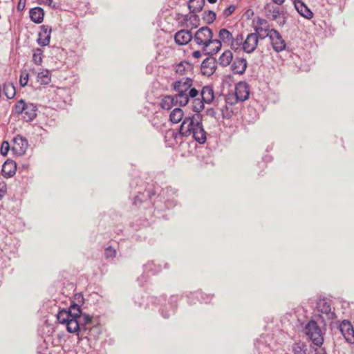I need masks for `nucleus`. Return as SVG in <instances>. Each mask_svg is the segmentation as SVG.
Returning <instances> with one entry per match:
<instances>
[{
	"mask_svg": "<svg viewBox=\"0 0 354 354\" xmlns=\"http://www.w3.org/2000/svg\"><path fill=\"white\" fill-rule=\"evenodd\" d=\"M313 353L312 354H327L326 351L324 348L321 346H314V348L313 349Z\"/></svg>",
	"mask_w": 354,
	"mask_h": 354,
	"instance_id": "nucleus-44",
	"label": "nucleus"
},
{
	"mask_svg": "<svg viewBox=\"0 0 354 354\" xmlns=\"http://www.w3.org/2000/svg\"><path fill=\"white\" fill-rule=\"evenodd\" d=\"M216 59L213 57H209L205 59L201 64V71L204 75H211L216 70Z\"/></svg>",
	"mask_w": 354,
	"mask_h": 354,
	"instance_id": "nucleus-14",
	"label": "nucleus"
},
{
	"mask_svg": "<svg viewBox=\"0 0 354 354\" xmlns=\"http://www.w3.org/2000/svg\"><path fill=\"white\" fill-rule=\"evenodd\" d=\"M249 95V85L245 82H239L235 86V93L232 95V97L235 100V102H243L248 99Z\"/></svg>",
	"mask_w": 354,
	"mask_h": 354,
	"instance_id": "nucleus-6",
	"label": "nucleus"
},
{
	"mask_svg": "<svg viewBox=\"0 0 354 354\" xmlns=\"http://www.w3.org/2000/svg\"><path fill=\"white\" fill-rule=\"evenodd\" d=\"M22 104V99L18 101V104L16 105V109L18 113H22V106L20 105Z\"/></svg>",
	"mask_w": 354,
	"mask_h": 354,
	"instance_id": "nucleus-48",
	"label": "nucleus"
},
{
	"mask_svg": "<svg viewBox=\"0 0 354 354\" xmlns=\"http://www.w3.org/2000/svg\"><path fill=\"white\" fill-rule=\"evenodd\" d=\"M269 38L273 49L276 52H281L286 48V44L281 34L275 29L270 30Z\"/></svg>",
	"mask_w": 354,
	"mask_h": 354,
	"instance_id": "nucleus-7",
	"label": "nucleus"
},
{
	"mask_svg": "<svg viewBox=\"0 0 354 354\" xmlns=\"http://www.w3.org/2000/svg\"><path fill=\"white\" fill-rule=\"evenodd\" d=\"M37 106L24 101V120L31 121L37 116Z\"/></svg>",
	"mask_w": 354,
	"mask_h": 354,
	"instance_id": "nucleus-20",
	"label": "nucleus"
},
{
	"mask_svg": "<svg viewBox=\"0 0 354 354\" xmlns=\"http://www.w3.org/2000/svg\"><path fill=\"white\" fill-rule=\"evenodd\" d=\"M58 322L62 324H66V330L70 333L77 332L79 328L78 323L76 320L71 319V315L68 310L63 309L60 310L57 316Z\"/></svg>",
	"mask_w": 354,
	"mask_h": 354,
	"instance_id": "nucleus-4",
	"label": "nucleus"
},
{
	"mask_svg": "<svg viewBox=\"0 0 354 354\" xmlns=\"http://www.w3.org/2000/svg\"><path fill=\"white\" fill-rule=\"evenodd\" d=\"M207 114L212 117H215L216 112L214 109H209L207 110Z\"/></svg>",
	"mask_w": 354,
	"mask_h": 354,
	"instance_id": "nucleus-49",
	"label": "nucleus"
},
{
	"mask_svg": "<svg viewBox=\"0 0 354 354\" xmlns=\"http://www.w3.org/2000/svg\"><path fill=\"white\" fill-rule=\"evenodd\" d=\"M10 149L11 150L10 144L7 141H3L0 148L1 154L3 156H6Z\"/></svg>",
	"mask_w": 354,
	"mask_h": 354,
	"instance_id": "nucleus-41",
	"label": "nucleus"
},
{
	"mask_svg": "<svg viewBox=\"0 0 354 354\" xmlns=\"http://www.w3.org/2000/svg\"><path fill=\"white\" fill-rule=\"evenodd\" d=\"M22 82H23V80H22V72H21V73L19 75V84L21 86H22Z\"/></svg>",
	"mask_w": 354,
	"mask_h": 354,
	"instance_id": "nucleus-53",
	"label": "nucleus"
},
{
	"mask_svg": "<svg viewBox=\"0 0 354 354\" xmlns=\"http://www.w3.org/2000/svg\"><path fill=\"white\" fill-rule=\"evenodd\" d=\"M243 41L244 38L242 34H237L236 37L232 38V41L230 42V45L232 49L234 50H237L241 49V47H243Z\"/></svg>",
	"mask_w": 354,
	"mask_h": 354,
	"instance_id": "nucleus-29",
	"label": "nucleus"
},
{
	"mask_svg": "<svg viewBox=\"0 0 354 354\" xmlns=\"http://www.w3.org/2000/svg\"><path fill=\"white\" fill-rule=\"evenodd\" d=\"M281 15V11L279 8H275L273 10L268 11L267 16L272 20H276Z\"/></svg>",
	"mask_w": 354,
	"mask_h": 354,
	"instance_id": "nucleus-40",
	"label": "nucleus"
},
{
	"mask_svg": "<svg viewBox=\"0 0 354 354\" xmlns=\"http://www.w3.org/2000/svg\"><path fill=\"white\" fill-rule=\"evenodd\" d=\"M193 15H185V19L186 21L189 20L190 23L193 25L194 28H196L199 24V17L196 13H192Z\"/></svg>",
	"mask_w": 354,
	"mask_h": 354,
	"instance_id": "nucleus-39",
	"label": "nucleus"
},
{
	"mask_svg": "<svg viewBox=\"0 0 354 354\" xmlns=\"http://www.w3.org/2000/svg\"><path fill=\"white\" fill-rule=\"evenodd\" d=\"M74 299L77 303L73 301L68 309V311L71 315V319L77 320L82 314L80 304L84 302V297L81 293H77L75 295Z\"/></svg>",
	"mask_w": 354,
	"mask_h": 354,
	"instance_id": "nucleus-8",
	"label": "nucleus"
},
{
	"mask_svg": "<svg viewBox=\"0 0 354 354\" xmlns=\"http://www.w3.org/2000/svg\"><path fill=\"white\" fill-rule=\"evenodd\" d=\"M205 5V0H189L188 8L191 13H197L201 11Z\"/></svg>",
	"mask_w": 354,
	"mask_h": 354,
	"instance_id": "nucleus-26",
	"label": "nucleus"
},
{
	"mask_svg": "<svg viewBox=\"0 0 354 354\" xmlns=\"http://www.w3.org/2000/svg\"><path fill=\"white\" fill-rule=\"evenodd\" d=\"M193 80L190 77H183L173 84L174 90L176 92L187 93L192 87Z\"/></svg>",
	"mask_w": 354,
	"mask_h": 354,
	"instance_id": "nucleus-13",
	"label": "nucleus"
},
{
	"mask_svg": "<svg viewBox=\"0 0 354 354\" xmlns=\"http://www.w3.org/2000/svg\"><path fill=\"white\" fill-rule=\"evenodd\" d=\"M43 50L37 48L33 50L32 59L36 64H40L42 62Z\"/></svg>",
	"mask_w": 354,
	"mask_h": 354,
	"instance_id": "nucleus-38",
	"label": "nucleus"
},
{
	"mask_svg": "<svg viewBox=\"0 0 354 354\" xmlns=\"http://www.w3.org/2000/svg\"><path fill=\"white\" fill-rule=\"evenodd\" d=\"M30 17L31 20L37 24L42 22L44 16V10L40 7H35L30 10Z\"/></svg>",
	"mask_w": 354,
	"mask_h": 354,
	"instance_id": "nucleus-25",
	"label": "nucleus"
},
{
	"mask_svg": "<svg viewBox=\"0 0 354 354\" xmlns=\"http://www.w3.org/2000/svg\"><path fill=\"white\" fill-rule=\"evenodd\" d=\"M330 301L326 298L319 299L317 302V310L327 315L329 319L335 317V313L331 311Z\"/></svg>",
	"mask_w": 354,
	"mask_h": 354,
	"instance_id": "nucleus-12",
	"label": "nucleus"
},
{
	"mask_svg": "<svg viewBox=\"0 0 354 354\" xmlns=\"http://www.w3.org/2000/svg\"><path fill=\"white\" fill-rule=\"evenodd\" d=\"M192 39L191 31L187 30H180L174 35L175 42L180 46L188 44Z\"/></svg>",
	"mask_w": 354,
	"mask_h": 354,
	"instance_id": "nucleus-16",
	"label": "nucleus"
},
{
	"mask_svg": "<svg viewBox=\"0 0 354 354\" xmlns=\"http://www.w3.org/2000/svg\"><path fill=\"white\" fill-rule=\"evenodd\" d=\"M254 33H257L258 38L261 39H263L267 37H269L270 35V30L269 29L268 21L264 19H258L257 25L254 27Z\"/></svg>",
	"mask_w": 354,
	"mask_h": 354,
	"instance_id": "nucleus-10",
	"label": "nucleus"
},
{
	"mask_svg": "<svg viewBox=\"0 0 354 354\" xmlns=\"http://www.w3.org/2000/svg\"><path fill=\"white\" fill-rule=\"evenodd\" d=\"M313 348L314 345L308 346L306 343L301 341L295 342L292 345V352L294 354H312V353H313Z\"/></svg>",
	"mask_w": 354,
	"mask_h": 354,
	"instance_id": "nucleus-18",
	"label": "nucleus"
},
{
	"mask_svg": "<svg viewBox=\"0 0 354 354\" xmlns=\"http://www.w3.org/2000/svg\"><path fill=\"white\" fill-rule=\"evenodd\" d=\"M174 96L166 95L165 96L160 102V106L162 109L169 110L172 106L175 104Z\"/></svg>",
	"mask_w": 354,
	"mask_h": 354,
	"instance_id": "nucleus-33",
	"label": "nucleus"
},
{
	"mask_svg": "<svg viewBox=\"0 0 354 354\" xmlns=\"http://www.w3.org/2000/svg\"><path fill=\"white\" fill-rule=\"evenodd\" d=\"M184 113L180 108H175L169 115V120L172 123L177 124L183 118Z\"/></svg>",
	"mask_w": 354,
	"mask_h": 354,
	"instance_id": "nucleus-30",
	"label": "nucleus"
},
{
	"mask_svg": "<svg viewBox=\"0 0 354 354\" xmlns=\"http://www.w3.org/2000/svg\"><path fill=\"white\" fill-rule=\"evenodd\" d=\"M207 48L205 50H203V52L205 55H213L216 54L222 47V43L221 40L217 39H213L212 38L210 39L209 44H207Z\"/></svg>",
	"mask_w": 354,
	"mask_h": 354,
	"instance_id": "nucleus-22",
	"label": "nucleus"
},
{
	"mask_svg": "<svg viewBox=\"0 0 354 354\" xmlns=\"http://www.w3.org/2000/svg\"><path fill=\"white\" fill-rule=\"evenodd\" d=\"M232 34L226 28H221L218 32V37L221 42L229 44L232 41Z\"/></svg>",
	"mask_w": 354,
	"mask_h": 354,
	"instance_id": "nucleus-32",
	"label": "nucleus"
},
{
	"mask_svg": "<svg viewBox=\"0 0 354 354\" xmlns=\"http://www.w3.org/2000/svg\"><path fill=\"white\" fill-rule=\"evenodd\" d=\"M198 91L197 89H196L195 88H190L189 94H187V95H188L189 98V97L194 98L198 95Z\"/></svg>",
	"mask_w": 354,
	"mask_h": 354,
	"instance_id": "nucleus-45",
	"label": "nucleus"
},
{
	"mask_svg": "<svg viewBox=\"0 0 354 354\" xmlns=\"http://www.w3.org/2000/svg\"><path fill=\"white\" fill-rule=\"evenodd\" d=\"M41 3H43L46 5H48L49 6H52L53 0H39Z\"/></svg>",
	"mask_w": 354,
	"mask_h": 354,
	"instance_id": "nucleus-51",
	"label": "nucleus"
},
{
	"mask_svg": "<svg viewBox=\"0 0 354 354\" xmlns=\"http://www.w3.org/2000/svg\"><path fill=\"white\" fill-rule=\"evenodd\" d=\"M247 66L245 59L237 57L233 61L231 68L234 73L241 75L245 71Z\"/></svg>",
	"mask_w": 354,
	"mask_h": 354,
	"instance_id": "nucleus-19",
	"label": "nucleus"
},
{
	"mask_svg": "<svg viewBox=\"0 0 354 354\" xmlns=\"http://www.w3.org/2000/svg\"><path fill=\"white\" fill-rule=\"evenodd\" d=\"M203 99L195 98L192 102V109L196 114H199L204 109V104Z\"/></svg>",
	"mask_w": 354,
	"mask_h": 354,
	"instance_id": "nucleus-36",
	"label": "nucleus"
},
{
	"mask_svg": "<svg viewBox=\"0 0 354 354\" xmlns=\"http://www.w3.org/2000/svg\"><path fill=\"white\" fill-rule=\"evenodd\" d=\"M12 153L20 157L22 155V136L17 135L15 137L10 143Z\"/></svg>",
	"mask_w": 354,
	"mask_h": 354,
	"instance_id": "nucleus-23",
	"label": "nucleus"
},
{
	"mask_svg": "<svg viewBox=\"0 0 354 354\" xmlns=\"http://www.w3.org/2000/svg\"><path fill=\"white\" fill-rule=\"evenodd\" d=\"M51 28L48 25L41 26V30L39 32L37 42L41 46L48 45L50 39Z\"/></svg>",
	"mask_w": 354,
	"mask_h": 354,
	"instance_id": "nucleus-15",
	"label": "nucleus"
},
{
	"mask_svg": "<svg viewBox=\"0 0 354 354\" xmlns=\"http://www.w3.org/2000/svg\"><path fill=\"white\" fill-rule=\"evenodd\" d=\"M192 70V64L185 61L181 62L176 66V72L180 75H185Z\"/></svg>",
	"mask_w": 354,
	"mask_h": 354,
	"instance_id": "nucleus-27",
	"label": "nucleus"
},
{
	"mask_svg": "<svg viewBox=\"0 0 354 354\" xmlns=\"http://www.w3.org/2000/svg\"><path fill=\"white\" fill-rule=\"evenodd\" d=\"M163 316H164V317H165V318H167V317H169V315H163Z\"/></svg>",
	"mask_w": 354,
	"mask_h": 354,
	"instance_id": "nucleus-58",
	"label": "nucleus"
},
{
	"mask_svg": "<svg viewBox=\"0 0 354 354\" xmlns=\"http://www.w3.org/2000/svg\"><path fill=\"white\" fill-rule=\"evenodd\" d=\"M304 333L315 346H321L324 342L323 333L315 320L309 321L304 328Z\"/></svg>",
	"mask_w": 354,
	"mask_h": 354,
	"instance_id": "nucleus-2",
	"label": "nucleus"
},
{
	"mask_svg": "<svg viewBox=\"0 0 354 354\" xmlns=\"http://www.w3.org/2000/svg\"><path fill=\"white\" fill-rule=\"evenodd\" d=\"M3 91L6 96L8 99H12L16 94L15 87L12 83H6L4 84Z\"/></svg>",
	"mask_w": 354,
	"mask_h": 354,
	"instance_id": "nucleus-35",
	"label": "nucleus"
},
{
	"mask_svg": "<svg viewBox=\"0 0 354 354\" xmlns=\"http://www.w3.org/2000/svg\"><path fill=\"white\" fill-rule=\"evenodd\" d=\"M17 163L12 160H7L2 166V174L5 177H11L15 174Z\"/></svg>",
	"mask_w": 354,
	"mask_h": 354,
	"instance_id": "nucleus-21",
	"label": "nucleus"
},
{
	"mask_svg": "<svg viewBox=\"0 0 354 354\" xmlns=\"http://www.w3.org/2000/svg\"><path fill=\"white\" fill-rule=\"evenodd\" d=\"M259 38L257 33H250L243 41V47L241 49L246 53H253L257 47Z\"/></svg>",
	"mask_w": 354,
	"mask_h": 354,
	"instance_id": "nucleus-9",
	"label": "nucleus"
},
{
	"mask_svg": "<svg viewBox=\"0 0 354 354\" xmlns=\"http://www.w3.org/2000/svg\"><path fill=\"white\" fill-rule=\"evenodd\" d=\"M21 1L22 0H19V3H18V5H17L18 10H22V8H21Z\"/></svg>",
	"mask_w": 354,
	"mask_h": 354,
	"instance_id": "nucleus-55",
	"label": "nucleus"
},
{
	"mask_svg": "<svg viewBox=\"0 0 354 354\" xmlns=\"http://www.w3.org/2000/svg\"><path fill=\"white\" fill-rule=\"evenodd\" d=\"M201 97L206 104H211L214 99V93L211 86H205L201 92Z\"/></svg>",
	"mask_w": 354,
	"mask_h": 354,
	"instance_id": "nucleus-24",
	"label": "nucleus"
},
{
	"mask_svg": "<svg viewBox=\"0 0 354 354\" xmlns=\"http://www.w3.org/2000/svg\"><path fill=\"white\" fill-rule=\"evenodd\" d=\"M175 104H179L181 106H186L189 102V97L187 93L177 92V94L174 96Z\"/></svg>",
	"mask_w": 354,
	"mask_h": 354,
	"instance_id": "nucleus-31",
	"label": "nucleus"
},
{
	"mask_svg": "<svg viewBox=\"0 0 354 354\" xmlns=\"http://www.w3.org/2000/svg\"><path fill=\"white\" fill-rule=\"evenodd\" d=\"M192 55L194 58L198 59L201 57V52L199 50H196L193 53Z\"/></svg>",
	"mask_w": 354,
	"mask_h": 354,
	"instance_id": "nucleus-50",
	"label": "nucleus"
},
{
	"mask_svg": "<svg viewBox=\"0 0 354 354\" xmlns=\"http://www.w3.org/2000/svg\"><path fill=\"white\" fill-rule=\"evenodd\" d=\"M217 0H207V1L209 3H214L216 2Z\"/></svg>",
	"mask_w": 354,
	"mask_h": 354,
	"instance_id": "nucleus-56",
	"label": "nucleus"
},
{
	"mask_svg": "<svg viewBox=\"0 0 354 354\" xmlns=\"http://www.w3.org/2000/svg\"><path fill=\"white\" fill-rule=\"evenodd\" d=\"M23 141H24V143L26 142V144H28L27 140L25 138H24Z\"/></svg>",
	"mask_w": 354,
	"mask_h": 354,
	"instance_id": "nucleus-57",
	"label": "nucleus"
},
{
	"mask_svg": "<svg viewBox=\"0 0 354 354\" xmlns=\"http://www.w3.org/2000/svg\"><path fill=\"white\" fill-rule=\"evenodd\" d=\"M285 0H272V1L277 5H282Z\"/></svg>",
	"mask_w": 354,
	"mask_h": 354,
	"instance_id": "nucleus-52",
	"label": "nucleus"
},
{
	"mask_svg": "<svg viewBox=\"0 0 354 354\" xmlns=\"http://www.w3.org/2000/svg\"><path fill=\"white\" fill-rule=\"evenodd\" d=\"M116 251L112 247L109 246L105 249L104 255L106 258H113L115 257Z\"/></svg>",
	"mask_w": 354,
	"mask_h": 354,
	"instance_id": "nucleus-42",
	"label": "nucleus"
},
{
	"mask_svg": "<svg viewBox=\"0 0 354 354\" xmlns=\"http://www.w3.org/2000/svg\"><path fill=\"white\" fill-rule=\"evenodd\" d=\"M233 59V54L231 50L224 51L218 58V64L222 66H227L230 64Z\"/></svg>",
	"mask_w": 354,
	"mask_h": 354,
	"instance_id": "nucleus-28",
	"label": "nucleus"
},
{
	"mask_svg": "<svg viewBox=\"0 0 354 354\" xmlns=\"http://www.w3.org/2000/svg\"><path fill=\"white\" fill-rule=\"evenodd\" d=\"M37 79L41 84H48L51 80L50 73L48 71L38 73Z\"/></svg>",
	"mask_w": 354,
	"mask_h": 354,
	"instance_id": "nucleus-34",
	"label": "nucleus"
},
{
	"mask_svg": "<svg viewBox=\"0 0 354 354\" xmlns=\"http://www.w3.org/2000/svg\"><path fill=\"white\" fill-rule=\"evenodd\" d=\"M15 44H16V52L19 54L20 53L19 50L21 48L19 35H18V37L16 39Z\"/></svg>",
	"mask_w": 354,
	"mask_h": 354,
	"instance_id": "nucleus-47",
	"label": "nucleus"
},
{
	"mask_svg": "<svg viewBox=\"0 0 354 354\" xmlns=\"http://www.w3.org/2000/svg\"><path fill=\"white\" fill-rule=\"evenodd\" d=\"M339 330L348 342L354 343V328L349 321L343 320L339 325Z\"/></svg>",
	"mask_w": 354,
	"mask_h": 354,
	"instance_id": "nucleus-11",
	"label": "nucleus"
},
{
	"mask_svg": "<svg viewBox=\"0 0 354 354\" xmlns=\"http://www.w3.org/2000/svg\"><path fill=\"white\" fill-rule=\"evenodd\" d=\"M178 142V139L192 135L194 140L200 144H203L207 140V133L202 123V116L194 114L185 117L179 129L176 131L169 129L167 132Z\"/></svg>",
	"mask_w": 354,
	"mask_h": 354,
	"instance_id": "nucleus-1",
	"label": "nucleus"
},
{
	"mask_svg": "<svg viewBox=\"0 0 354 354\" xmlns=\"http://www.w3.org/2000/svg\"><path fill=\"white\" fill-rule=\"evenodd\" d=\"M216 18V15L214 11H205L203 13V19L207 24L213 23Z\"/></svg>",
	"mask_w": 354,
	"mask_h": 354,
	"instance_id": "nucleus-37",
	"label": "nucleus"
},
{
	"mask_svg": "<svg viewBox=\"0 0 354 354\" xmlns=\"http://www.w3.org/2000/svg\"><path fill=\"white\" fill-rule=\"evenodd\" d=\"M236 6L234 5H231L226 8L223 12V15L225 18L228 17L230 16L235 10Z\"/></svg>",
	"mask_w": 354,
	"mask_h": 354,
	"instance_id": "nucleus-43",
	"label": "nucleus"
},
{
	"mask_svg": "<svg viewBox=\"0 0 354 354\" xmlns=\"http://www.w3.org/2000/svg\"><path fill=\"white\" fill-rule=\"evenodd\" d=\"M76 322L79 325L76 332L78 337H87L90 333V328L87 326L92 323V317L88 314L82 313L80 317L76 320Z\"/></svg>",
	"mask_w": 354,
	"mask_h": 354,
	"instance_id": "nucleus-5",
	"label": "nucleus"
},
{
	"mask_svg": "<svg viewBox=\"0 0 354 354\" xmlns=\"http://www.w3.org/2000/svg\"><path fill=\"white\" fill-rule=\"evenodd\" d=\"M24 80H26V81L25 82H24V84H23V86L24 87L26 85L27 82H28V74L26 75V77H24Z\"/></svg>",
	"mask_w": 354,
	"mask_h": 354,
	"instance_id": "nucleus-54",
	"label": "nucleus"
},
{
	"mask_svg": "<svg viewBox=\"0 0 354 354\" xmlns=\"http://www.w3.org/2000/svg\"><path fill=\"white\" fill-rule=\"evenodd\" d=\"M293 3L296 10L301 16L308 19L313 18V12L303 1L301 0H294Z\"/></svg>",
	"mask_w": 354,
	"mask_h": 354,
	"instance_id": "nucleus-17",
	"label": "nucleus"
},
{
	"mask_svg": "<svg viewBox=\"0 0 354 354\" xmlns=\"http://www.w3.org/2000/svg\"><path fill=\"white\" fill-rule=\"evenodd\" d=\"M212 37V30L207 26H204L196 32L193 39L198 46H203V50H205L207 46V44H209Z\"/></svg>",
	"mask_w": 354,
	"mask_h": 354,
	"instance_id": "nucleus-3",
	"label": "nucleus"
},
{
	"mask_svg": "<svg viewBox=\"0 0 354 354\" xmlns=\"http://www.w3.org/2000/svg\"><path fill=\"white\" fill-rule=\"evenodd\" d=\"M226 103L230 104L231 105L236 103L237 102H235V100L232 97V95H229L225 97Z\"/></svg>",
	"mask_w": 354,
	"mask_h": 354,
	"instance_id": "nucleus-46",
	"label": "nucleus"
}]
</instances>
